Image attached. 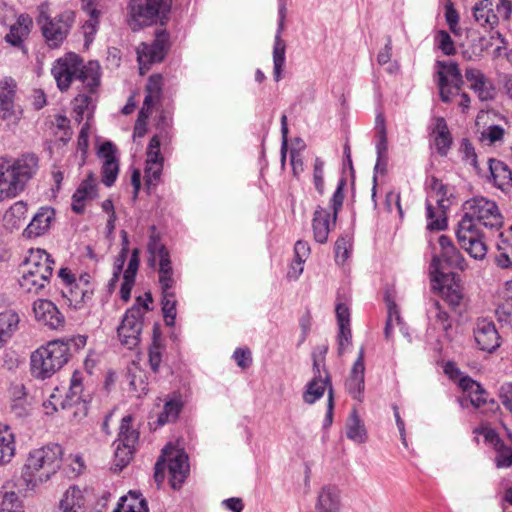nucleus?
<instances>
[{
	"instance_id": "nucleus-16",
	"label": "nucleus",
	"mask_w": 512,
	"mask_h": 512,
	"mask_svg": "<svg viewBox=\"0 0 512 512\" xmlns=\"http://www.w3.org/2000/svg\"><path fill=\"white\" fill-rule=\"evenodd\" d=\"M35 319L50 329L62 328L65 324L64 315L57 306L46 299H38L33 303Z\"/></svg>"
},
{
	"instance_id": "nucleus-3",
	"label": "nucleus",
	"mask_w": 512,
	"mask_h": 512,
	"mask_svg": "<svg viewBox=\"0 0 512 512\" xmlns=\"http://www.w3.org/2000/svg\"><path fill=\"white\" fill-rule=\"evenodd\" d=\"M63 450L58 444H49L29 452L21 478L27 490H35L47 482L61 467Z\"/></svg>"
},
{
	"instance_id": "nucleus-58",
	"label": "nucleus",
	"mask_w": 512,
	"mask_h": 512,
	"mask_svg": "<svg viewBox=\"0 0 512 512\" xmlns=\"http://www.w3.org/2000/svg\"><path fill=\"white\" fill-rule=\"evenodd\" d=\"M91 101V97L85 94H80L74 99V112L76 113V121L81 122L84 111L88 109Z\"/></svg>"
},
{
	"instance_id": "nucleus-9",
	"label": "nucleus",
	"mask_w": 512,
	"mask_h": 512,
	"mask_svg": "<svg viewBox=\"0 0 512 512\" xmlns=\"http://www.w3.org/2000/svg\"><path fill=\"white\" fill-rule=\"evenodd\" d=\"M23 113L16 80L10 76L2 78L0 80V121L7 126H15L22 119Z\"/></svg>"
},
{
	"instance_id": "nucleus-5",
	"label": "nucleus",
	"mask_w": 512,
	"mask_h": 512,
	"mask_svg": "<svg viewBox=\"0 0 512 512\" xmlns=\"http://www.w3.org/2000/svg\"><path fill=\"white\" fill-rule=\"evenodd\" d=\"M54 260L42 249H31L20 266L19 286L24 293L46 294L53 274Z\"/></svg>"
},
{
	"instance_id": "nucleus-29",
	"label": "nucleus",
	"mask_w": 512,
	"mask_h": 512,
	"mask_svg": "<svg viewBox=\"0 0 512 512\" xmlns=\"http://www.w3.org/2000/svg\"><path fill=\"white\" fill-rule=\"evenodd\" d=\"M27 204L23 201L15 202L3 216V226L14 231L23 227L27 218Z\"/></svg>"
},
{
	"instance_id": "nucleus-24",
	"label": "nucleus",
	"mask_w": 512,
	"mask_h": 512,
	"mask_svg": "<svg viewBox=\"0 0 512 512\" xmlns=\"http://www.w3.org/2000/svg\"><path fill=\"white\" fill-rule=\"evenodd\" d=\"M61 406L63 409L70 406H77V410L83 415H86L87 405L86 399L83 396V383L79 372L73 373L66 398L61 402Z\"/></svg>"
},
{
	"instance_id": "nucleus-14",
	"label": "nucleus",
	"mask_w": 512,
	"mask_h": 512,
	"mask_svg": "<svg viewBox=\"0 0 512 512\" xmlns=\"http://www.w3.org/2000/svg\"><path fill=\"white\" fill-rule=\"evenodd\" d=\"M437 71L440 89V98L443 102H450L451 88L460 90L463 77L455 62L437 61Z\"/></svg>"
},
{
	"instance_id": "nucleus-54",
	"label": "nucleus",
	"mask_w": 512,
	"mask_h": 512,
	"mask_svg": "<svg viewBox=\"0 0 512 512\" xmlns=\"http://www.w3.org/2000/svg\"><path fill=\"white\" fill-rule=\"evenodd\" d=\"M148 252L153 258H159V262L170 258L169 252L166 247L160 242V239L156 235H151L148 242Z\"/></svg>"
},
{
	"instance_id": "nucleus-45",
	"label": "nucleus",
	"mask_w": 512,
	"mask_h": 512,
	"mask_svg": "<svg viewBox=\"0 0 512 512\" xmlns=\"http://www.w3.org/2000/svg\"><path fill=\"white\" fill-rule=\"evenodd\" d=\"M162 90V76L159 74L152 75L149 77L147 85H146V104L156 103L160 99Z\"/></svg>"
},
{
	"instance_id": "nucleus-27",
	"label": "nucleus",
	"mask_w": 512,
	"mask_h": 512,
	"mask_svg": "<svg viewBox=\"0 0 512 512\" xmlns=\"http://www.w3.org/2000/svg\"><path fill=\"white\" fill-rule=\"evenodd\" d=\"M53 218L54 210L52 208H40L25 228L24 235L28 238L43 235L50 228Z\"/></svg>"
},
{
	"instance_id": "nucleus-23",
	"label": "nucleus",
	"mask_w": 512,
	"mask_h": 512,
	"mask_svg": "<svg viewBox=\"0 0 512 512\" xmlns=\"http://www.w3.org/2000/svg\"><path fill=\"white\" fill-rule=\"evenodd\" d=\"M487 165V171L484 170L485 175H482L483 177L488 178L501 190L511 186L512 172L504 162L494 158H489L487 160Z\"/></svg>"
},
{
	"instance_id": "nucleus-28",
	"label": "nucleus",
	"mask_w": 512,
	"mask_h": 512,
	"mask_svg": "<svg viewBox=\"0 0 512 512\" xmlns=\"http://www.w3.org/2000/svg\"><path fill=\"white\" fill-rule=\"evenodd\" d=\"M328 387V390L331 387L330 376L327 370L324 371V375L314 376L312 380L307 384L306 390L303 394V400L307 404H313L317 400H319L325 389Z\"/></svg>"
},
{
	"instance_id": "nucleus-51",
	"label": "nucleus",
	"mask_w": 512,
	"mask_h": 512,
	"mask_svg": "<svg viewBox=\"0 0 512 512\" xmlns=\"http://www.w3.org/2000/svg\"><path fill=\"white\" fill-rule=\"evenodd\" d=\"M95 188V181L89 177L80 184L78 189L73 194L72 199L75 201H85L86 199H92L96 195Z\"/></svg>"
},
{
	"instance_id": "nucleus-18",
	"label": "nucleus",
	"mask_w": 512,
	"mask_h": 512,
	"mask_svg": "<svg viewBox=\"0 0 512 512\" xmlns=\"http://www.w3.org/2000/svg\"><path fill=\"white\" fill-rule=\"evenodd\" d=\"M32 26L33 21L29 15H19L16 22L10 26L9 32L5 36L6 43L26 53L24 42L31 32Z\"/></svg>"
},
{
	"instance_id": "nucleus-53",
	"label": "nucleus",
	"mask_w": 512,
	"mask_h": 512,
	"mask_svg": "<svg viewBox=\"0 0 512 512\" xmlns=\"http://www.w3.org/2000/svg\"><path fill=\"white\" fill-rule=\"evenodd\" d=\"M435 42L437 47L447 56L454 55L456 48L454 41L449 33L445 30H439L435 35Z\"/></svg>"
},
{
	"instance_id": "nucleus-50",
	"label": "nucleus",
	"mask_w": 512,
	"mask_h": 512,
	"mask_svg": "<svg viewBox=\"0 0 512 512\" xmlns=\"http://www.w3.org/2000/svg\"><path fill=\"white\" fill-rule=\"evenodd\" d=\"M441 258L450 267L458 268L462 271L467 268L466 260L455 246L445 250L444 252H441Z\"/></svg>"
},
{
	"instance_id": "nucleus-26",
	"label": "nucleus",
	"mask_w": 512,
	"mask_h": 512,
	"mask_svg": "<svg viewBox=\"0 0 512 512\" xmlns=\"http://www.w3.org/2000/svg\"><path fill=\"white\" fill-rule=\"evenodd\" d=\"M334 215L331 219V213L329 210L318 207L314 212L312 220L314 239L318 243H325L328 239V235L331 226L335 225Z\"/></svg>"
},
{
	"instance_id": "nucleus-35",
	"label": "nucleus",
	"mask_w": 512,
	"mask_h": 512,
	"mask_svg": "<svg viewBox=\"0 0 512 512\" xmlns=\"http://www.w3.org/2000/svg\"><path fill=\"white\" fill-rule=\"evenodd\" d=\"M346 436L357 444H363L367 440V430L356 409L351 411L346 421Z\"/></svg>"
},
{
	"instance_id": "nucleus-46",
	"label": "nucleus",
	"mask_w": 512,
	"mask_h": 512,
	"mask_svg": "<svg viewBox=\"0 0 512 512\" xmlns=\"http://www.w3.org/2000/svg\"><path fill=\"white\" fill-rule=\"evenodd\" d=\"M460 151L463 154L462 159L471 165L478 175H485L484 169L479 166L475 149L467 139L462 140Z\"/></svg>"
},
{
	"instance_id": "nucleus-4",
	"label": "nucleus",
	"mask_w": 512,
	"mask_h": 512,
	"mask_svg": "<svg viewBox=\"0 0 512 512\" xmlns=\"http://www.w3.org/2000/svg\"><path fill=\"white\" fill-rule=\"evenodd\" d=\"M85 342V337L79 336L67 341H50L39 347L30 356L31 374L41 380L50 378L67 363L71 344L84 346Z\"/></svg>"
},
{
	"instance_id": "nucleus-30",
	"label": "nucleus",
	"mask_w": 512,
	"mask_h": 512,
	"mask_svg": "<svg viewBox=\"0 0 512 512\" xmlns=\"http://www.w3.org/2000/svg\"><path fill=\"white\" fill-rule=\"evenodd\" d=\"M20 318L12 310L0 313V349H2L18 330Z\"/></svg>"
},
{
	"instance_id": "nucleus-40",
	"label": "nucleus",
	"mask_w": 512,
	"mask_h": 512,
	"mask_svg": "<svg viewBox=\"0 0 512 512\" xmlns=\"http://www.w3.org/2000/svg\"><path fill=\"white\" fill-rule=\"evenodd\" d=\"M159 284L162 292H172L171 289L175 285V279L173 277V268L171 265L170 258L159 262Z\"/></svg>"
},
{
	"instance_id": "nucleus-17",
	"label": "nucleus",
	"mask_w": 512,
	"mask_h": 512,
	"mask_svg": "<svg viewBox=\"0 0 512 512\" xmlns=\"http://www.w3.org/2000/svg\"><path fill=\"white\" fill-rule=\"evenodd\" d=\"M474 338L479 349L486 352H493L500 346V336L495 324L487 319L476 322Z\"/></svg>"
},
{
	"instance_id": "nucleus-60",
	"label": "nucleus",
	"mask_w": 512,
	"mask_h": 512,
	"mask_svg": "<svg viewBox=\"0 0 512 512\" xmlns=\"http://www.w3.org/2000/svg\"><path fill=\"white\" fill-rule=\"evenodd\" d=\"M336 317L339 329L350 327V312L345 304L338 303L336 305Z\"/></svg>"
},
{
	"instance_id": "nucleus-49",
	"label": "nucleus",
	"mask_w": 512,
	"mask_h": 512,
	"mask_svg": "<svg viewBox=\"0 0 512 512\" xmlns=\"http://www.w3.org/2000/svg\"><path fill=\"white\" fill-rule=\"evenodd\" d=\"M160 333L157 326L153 329V341L149 348V364L153 372H157L161 363Z\"/></svg>"
},
{
	"instance_id": "nucleus-56",
	"label": "nucleus",
	"mask_w": 512,
	"mask_h": 512,
	"mask_svg": "<svg viewBox=\"0 0 512 512\" xmlns=\"http://www.w3.org/2000/svg\"><path fill=\"white\" fill-rule=\"evenodd\" d=\"M445 19L451 32L454 34H459V14L451 2H448L445 5Z\"/></svg>"
},
{
	"instance_id": "nucleus-33",
	"label": "nucleus",
	"mask_w": 512,
	"mask_h": 512,
	"mask_svg": "<svg viewBox=\"0 0 512 512\" xmlns=\"http://www.w3.org/2000/svg\"><path fill=\"white\" fill-rule=\"evenodd\" d=\"M434 143L439 154L446 155L452 144V137L449 132L447 123L443 117L435 118L434 128L432 131Z\"/></svg>"
},
{
	"instance_id": "nucleus-6",
	"label": "nucleus",
	"mask_w": 512,
	"mask_h": 512,
	"mask_svg": "<svg viewBox=\"0 0 512 512\" xmlns=\"http://www.w3.org/2000/svg\"><path fill=\"white\" fill-rule=\"evenodd\" d=\"M38 169V158L33 154L23 155L11 163L0 159V200L14 197L21 192L26 183Z\"/></svg>"
},
{
	"instance_id": "nucleus-55",
	"label": "nucleus",
	"mask_w": 512,
	"mask_h": 512,
	"mask_svg": "<svg viewBox=\"0 0 512 512\" xmlns=\"http://www.w3.org/2000/svg\"><path fill=\"white\" fill-rule=\"evenodd\" d=\"M495 463L498 468H508L512 466V448L504 445L498 446Z\"/></svg>"
},
{
	"instance_id": "nucleus-20",
	"label": "nucleus",
	"mask_w": 512,
	"mask_h": 512,
	"mask_svg": "<svg viewBox=\"0 0 512 512\" xmlns=\"http://www.w3.org/2000/svg\"><path fill=\"white\" fill-rule=\"evenodd\" d=\"M62 295L67 298L71 306L78 309L92 299L93 289L86 276H81L79 282L65 287L62 290Z\"/></svg>"
},
{
	"instance_id": "nucleus-52",
	"label": "nucleus",
	"mask_w": 512,
	"mask_h": 512,
	"mask_svg": "<svg viewBox=\"0 0 512 512\" xmlns=\"http://www.w3.org/2000/svg\"><path fill=\"white\" fill-rule=\"evenodd\" d=\"M163 170L162 162H146L144 170L145 183L148 187L156 186Z\"/></svg>"
},
{
	"instance_id": "nucleus-61",
	"label": "nucleus",
	"mask_w": 512,
	"mask_h": 512,
	"mask_svg": "<svg viewBox=\"0 0 512 512\" xmlns=\"http://www.w3.org/2000/svg\"><path fill=\"white\" fill-rule=\"evenodd\" d=\"M352 333L350 327L339 329L338 334V354L341 356L345 353L347 348L351 345Z\"/></svg>"
},
{
	"instance_id": "nucleus-8",
	"label": "nucleus",
	"mask_w": 512,
	"mask_h": 512,
	"mask_svg": "<svg viewBox=\"0 0 512 512\" xmlns=\"http://www.w3.org/2000/svg\"><path fill=\"white\" fill-rule=\"evenodd\" d=\"M75 20L74 13L66 11L60 15L51 18L47 12V7L41 6L37 23L40 26L42 34L51 48H57L67 37Z\"/></svg>"
},
{
	"instance_id": "nucleus-63",
	"label": "nucleus",
	"mask_w": 512,
	"mask_h": 512,
	"mask_svg": "<svg viewBox=\"0 0 512 512\" xmlns=\"http://www.w3.org/2000/svg\"><path fill=\"white\" fill-rule=\"evenodd\" d=\"M458 384H459V387L467 394H469V393L477 394L482 391L481 385L468 376L460 377Z\"/></svg>"
},
{
	"instance_id": "nucleus-44",
	"label": "nucleus",
	"mask_w": 512,
	"mask_h": 512,
	"mask_svg": "<svg viewBox=\"0 0 512 512\" xmlns=\"http://www.w3.org/2000/svg\"><path fill=\"white\" fill-rule=\"evenodd\" d=\"M376 126H377V129L379 132V142L376 146L378 159H377V163L375 165V170H377L380 167L382 160L385 157H387V150H388L386 128H385V124H384V119L381 115L377 116Z\"/></svg>"
},
{
	"instance_id": "nucleus-32",
	"label": "nucleus",
	"mask_w": 512,
	"mask_h": 512,
	"mask_svg": "<svg viewBox=\"0 0 512 512\" xmlns=\"http://www.w3.org/2000/svg\"><path fill=\"white\" fill-rule=\"evenodd\" d=\"M85 498L81 489L71 486L63 494L59 501V510L61 512H84Z\"/></svg>"
},
{
	"instance_id": "nucleus-2",
	"label": "nucleus",
	"mask_w": 512,
	"mask_h": 512,
	"mask_svg": "<svg viewBox=\"0 0 512 512\" xmlns=\"http://www.w3.org/2000/svg\"><path fill=\"white\" fill-rule=\"evenodd\" d=\"M57 87L60 91H67L73 80H80L83 85L93 92L100 83V65L96 61H90L86 65L75 53H66L58 58L51 68Z\"/></svg>"
},
{
	"instance_id": "nucleus-37",
	"label": "nucleus",
	"mask_w": 512,
	"mask_h": 512,
	"mask_svg": "<svg viewBox=\"0 0 512 512\" xmlns=\"http://www.w3.org/2000/svg\"><path fill=\"white\" fill-rule=\"evenodd\" d=\"M10 484L3 485L0 489V512H25L23 503L17 493L10 489Z\"/></svg>"
},
{
	"instance_id": "nucleus-7",
	"label": "nucleus",
	"mask_w": 512,
	"mask_h": 512,
	"mask_svg": "<svg viewBox=\"0 0 512 512\" xmlns=\"http://www.w3.org/2000/svg\"><path fill=\"white\" fill-rule=\"evenodd\" d=\"M168 468L169 481L173 489H178L184 483L188 472V457L184 451L168 444L155 464V481L160 484L164 480L165 468Z\"/></svg>"
},
{
	"instance_id": "nucleus-34",
	"label": "nucleus",
	"mask_w": 512,
	"mask_h": 512,
	"mask_svg": "<svg viewBox=\"0 0 512 512\" xmlns=\"http://www.w3.org/2000/svg\"><path fill=\"white\" fill-rule=\"evenodd\" d=\"M284 21L285 20L279 19L273 47L274 79L277 82L281 79V71L285 64L286 44L281 38V33L284 29Z\"/></svg>"
},
{
	"instance_id": "nucleus-41",
	"label": "nucleus",
	"mask_w": 512,
	"mask_h": 512,
	"mask_svg": "<svg viewBox=\"0 0 512 512\" xmlns=\"http://www.w3.org/2000/svg\"><path fill=\"white\" fill-rule=\"evenodd\" d=\"M385 302L387 304L388 316L384 333L385 337L389 339L394 327L401 323V317L397 305L389 293L385 295Z\"/></svg>"
},
{
	"instance_id": "nucleus-1",
	"label": "nucleus",
	"mask_w": 512,
	"mask_h": 512,
	"mask_svg": "<svg viewBox=\"0 0 512 512\" xmlns=\"http://www.w3.org/2000/svg\"><path fill=\"white\" fill-rule=\"evenodd\" d=\"M464 214L458 222L456 237L472 258L483 260L487 254L486 235L482 228L498 231L503 217L497 204L485 197H474L463 204Z\"/></svg>"
},
{
	"instance_id": "nucleus-42",
	"label": "nucleus",
	"mask_w": 512,
	"mask_h": 512,
	"mask_svg": "<svg viewBox=\"0 0 512 512\" xmlns=\"http://www.w3.org/2000/svg\"><path fill=\"white\" fill-rule=\"evenodd\" d=\"M176 305L177 301L174 292H162V312L165 324L173 326L176 319Z\"/></svg>"
},
{
	"instance_id": "nucleus-59",
	"label": "nucleus",
	"mask_w": 512,
	"mask_h": 512,
	"mask_svg": "<svg viewBox=\"0 0 512 512\" xmlns=\"http://www.w3.org/2000/svg\"><path fill=\"white\" fill-rule=\"evenodd\" d=\"M351 244L345 238H339L335 243V257L338 262H345L349 257Z\"/></svg>"
},
{
	"instance_id": "nucleus-64",
	"label": "nucleus",
	"mask_w": 512,
	"mask_h": 512,
	"mask_svg": "<svg viewBox=\"0 0 512 512\" xmlns=\"http://www.w3.org/2000/svg\"><path fill=\"white\" fill-rule=\"evenodd\" d=\"M499 397L503 406L509 411L512 410V384L505 383L500 387Z\"/></svg>"
},
{
	"instance_id": "nucleus-22",
	"label": "nucleus",
	"mask_w": 512,
	"mask_h": 512,
	"mask_svg": "<svg viewBox=\"0 0 512 512\" xmlns=\"http://www.w3.org/2000/svg\"><path fill=\"white\" fill-rule=\"evenodd\" d=\"M364 348L361 347L358 357L354 362L350 376L346 381V388L354 399L361 400L364 391Z\"/></svg>"
},
{
	"instance_id": "nucleus-43",
	"label": "nucleus",
	"mask_w": 512,
	"mask_h": 512,
	"mask_svg": "<svg viewBox=\"0 0 512 512\" xmlns=\"http://www.w3.org/2000/svg\"><path fill=\"white\" fill-rule=\"evenodd\" d=\"M182 409V402L180 398H174L167 401L164 405L163 411L158 417V424L164 425L168 422L175 421Z\"/></svg>"
},
{
	"instance_id": "nucleus-57",
	"label": "nucleus",
	"mask_w": 512,
	"mask_h": 512,
	"mask_svg": "<svg viewBox=\"0 0 512 512\" xmlns=\"http://www.w3.org/2000/svg\"><path fill=\"white\" fill-rule=\"evenodd\" d=\"M147 158L146 162H162L164 161L163 156L160 152V140L158 136H153L147 147Z\"/></svg>"
},
{
	"instance_id": "nucleus-15",
	"label": "nucleus",
	"mask_w": 512,
	"mask_h": 512,
	"mask_svg": "<svg viewBox=\"0 0 512 512\" xmlns=\"http://www.w3.org/2000/svg\"><path fill=\"white\" fill-rule=\"evenodd\" d=\"M441 258L435 255L430 264L431 280L441 286L442 294L445 301L452 307L456 308L463 300V293L458 285L444 286L449 275L441 270Z\"/></svg>"
},
{
	"instance_id": "nucleus-25",
	"label": "nucleus",
	"mask_w": 512,
	"mask_h": 512,
	"mask_svg": "<svg viewBox=\"0 0 512 512\" xmlns=\"http://www.w3.org/2000/svg\"><path fill=\"white\" fill-rule=\"evenodd\" d=\"M115 150L110 142H105L101 145L99 155L104 159L102 167V181L110 187L116 180L119 172L118 161L115 158Z\"/></svg>"
},
{
	"instance_id": "nucleus-47",
	"label": "nucleus",
	"mask_w": 512,
	"mask_h": 512,
	"mask_svg": "<svg viewBox=\"0 0 512 512\" xmlns=\"http://www.w3.org/2000/svg\"><path fill=\"white\" fill-rule=\"evenodd\" d=\"M460 151L463 154L462 159L471 165L478 175H485L484 169L479 166L475 149L467 139L462 140Z\"/></svg>"
},
{
	"instance_id": "nucleus-19",
	"label": "nucleus",
	"mask_w": 512,
	"mask_h": 512,
	"mask_svg": "<svg viewBox=\"0 0 512 512\" xmlns=\"http://www.w3.org/2000/svg\"><path fill=\"white\" fill-rule=\"evenodd\" d=\"M465 78L470 83V88L481 101H488L494 98L495 88L493 83L483 72L475 68H467Z\"/></svg>"
},
{
	"instance_id": "nucleus-21",
	"label": "nucleus",
	"mask_w": 512,
	"mask_h": 512,
	"mask_svg": "<svg viewBox=\"0 0 512 512\" xmlns=\"http://www.w3.org/2000/svg\"><path fill=\"white\" fill-rule=\"evenodd\" d=\"M317 512H339L341 508V490L335 484H326L318 492Z\"/></svg>"
},
{
	"instance_id": "nucleus-13",
	"label": "nucleus",
	"mask_w": 512,
	"mask_h": 512,
	"mask_svg": "<svg viewBox=\"0 0 512 512\" xmlns=\"http://www.w3.org/2000/svg\"><path fill=\"white\" fill-rule=\"evenodd\" d=\"M162 6V0H130L129 16L133 30L154 23Z\"/></svg>"
},
{
	"instance_id": "nucleus-39",
	"label": "nucleus",
	"mask_w": 512,
	"mask_h": 512,
	"mask_svg": "<svg viewBox=\"0 0 512 512\" xmlns=\"http://www.w3.org/2000/svg\"><path fill=\"white\" fill-rule=\"evenodd\" d=\"M115 443L116 448L112 469L114 471H121L131 461L135 443H120V441Z\"/></svg>"
},
{
	"instance_id": "nucleus-12",
	"label": "nucleus",
	"mask_w": 512,
	"mask_h": 512,
	"mask_svg": "<svg viewBox=\"0 0 512 512\" xmlns=\"http://www.w3.org/2000/svg\"><path fill=\"white\" fill-rule=\"evenodd\" d=\"M168 34L161 30L151 44L141 43L137 47L140 74H145L152 63L161 62L167 50Z\"/></svg>"
},
{
	"instance_id": "nucleus-11",
	"label": "nucleus",
	"mask_w": 512,
	"mask_h": 512,
	"mask_svg": "<svg viewBox=\"0 0 512 512\" xmlns=\"http://www.w3.org/2000/svg\"><path fill=\"white\" fill-rule=\"evenodd\" d=\"M143 328V313L139 306L133 305L125 313L117 329L118 338L128 349L135 348L140 343Z\"/></svg>"
},
{
	"instance_id": "nucleus-10",
	"label": "nucleus",
	"mask_w": 512,
	"mask_h": 512,
	"mask_svg": "<svg viewBox=\"0 0 512 512\" xmlns=\"http://www.w3.org/2000/svg\"><path fill=\"white\" fill-rule=\"evenodd\" d=\"M430 189V198L436 201L438 211L435 212L433 206L429 202L427 203V228L429 230L440 231L446 228L447 222L445 214L451 202L447 196V187L437 178H431Z\"/></svg>"
},
{
	"instance_id": "nucleus-48",
	"label": "nucleus",
	"mask_w": 512,
	"mask_h": 512,
	"mask_svg": "<svg viewBox=\"0 0 512 512\" xmlns=\"http://www.w3.org/2000/svg\"><path fill=\"white\" fill-rule=\"evenodd\" d=\"M132 417L127 415L123 417L120 427L118 438L116 441L120 443H136L138 440V433L131 426Z\"/></svg>"
},
{
	"instance_id": "nucleus-62",
	"label": "nucleus",
	"mask_w": 512,
	"mask_h": 512,
	"mask_svg": "<svg viewBox=\"0 0 512 512\" xmlns=\"http://www.w3.org/2000/svg\"><path fill=\"white\" fill-rule=\"evenodd\" d=\"M499 321L512 325V301H505L496 310Z\"/></svg>"
},
{
	"instance_id": "nucleus-38",
	"label": "nucleus",
	"mask_w": 512,
	"mask_h": 512,
	"mask_svg": "<svg viewBox=\"0 0 512 512\" xmlns=\"http://www.w3.org/2000/svg\"><path fill=\"white\" fill-rule=\"evenodd\" d=\"M116 509L120 512H148V505L139 493L130 491L127 496L121 497Z\"/></svg>"
},
{
	"instance_id": "nucleus-31",
	"label": "nucleus",
	"mask_w": 512,
	"mask_h": 512,
	"mask_svg": "<svg viewBox=\"0 0 512 512\" xmlns=\"http://www.w3.org/2000/svg\"><path fill=\"white\" fill-rule=\"evenodd\" d=\"M475 21L483 27H494L498 23V14L491 0H480L473 8Z\"/></svg>"
},
{
	"instance_id": "nucleus-36",
	"label": "nucleus",
	"mask_w": 512,
	"mask_h": 512,
	"mask_svg": "<svg viewBox=\"0 0 512 512\" xmlns=\"http://www.w3.org/2000/svg\"><path fill=\"white\" fill-rule=\"evenodd\" d=\"M15 455L14 434L7 425L0 423V465L9 463Z\"/></svg>"
}]
</instances>
